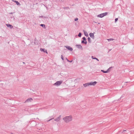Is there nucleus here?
<instances>
[{
    "label": "nucleus",
    "instance_id": "9",
    "mask_svg": "<svg viewBox=\"0 0 134 134\" xmlns=\"http://www.w3.org/2000/svg\"><path fill=\"white\" fill-rule=\"evenodd\" d=\"M89 35L90 37L92 38L93 39H94V34L93 33H90L89 34Z\"/></svg>",
    "mask_w": 134,
    "mask_h": 134
},
{
    "label": "nucleus",
    "instance_id": "30",
    "mask_svg": "<svg viewBox=\"0 0 134 134\" xmlns=\"http://www.w3.org/2000/svg\"><path fill=\"white\" fill-rule=\"evenodd\" d=\"M96 60H97L98 61H99V60L97 58L96 59Z\"/></svg>",
    "mask_w": 134,
    "mask_h": 134
},
{
    "label": "nucleus",
    "instance_id": "32",
    "mask_svg": "<svg viewBox=\"0 0 134 134\" xmlns=\"http://www.w3.org/2000/svg\"><path fill=\"white\" fill-rule=\"evenodd\" d=\"M13 14L12 13H10V14Z\"/></svg>",
    "mask_w": 134,
    "mask_h": 134
},
{
    "label": "nucleus",
    "instance_id": "8",
    "mask_svg": "<svg viewBox=\"0 0 134 134\" xmlns=\"http://www.w3.org/2000/svg\"><path fill=\"white\" fill-rule=\"evenodd\" d=\"M76 46L78 48L80 49H82V48L81 45H77L76 44Z\"/></svg>",
    "mask_w": 134,
    "mask_h": 134
},
{
    "label": "nucleus",
    "instance_id": "7",
    "mask_svg": "<svg viewBox=\"0 0 134 134\" xmlns=\"http://www.w3.org/2000/svg\"><path fill=\"white\" fill-rule=\"evenodd\" d=\"M40 50L41 51L43 52L44 53L45 52L47 54L48 53L47 50L45 49L44 48H41L40 49Z\"/></svg>",
    "mask_w": 134,
    "mask_h": 134
},
{
    "label": "nucleus",
    "instance_id": "17",
    "mask_svg": "<svg viewBox=\"0 0 134 134\" xmlns=\"http://www.w3.org/2000/svg\"><path fill=\"white\" fill-rule=\"evenodd\" d=\"M114 39L112 38H110L107 39V40H108L109 41H113L114 40Z\"/></svg>",
    "mask_w": 134,
    "mask_h": 134
},
{
    "label": "nucleus",
    "instance_id": "4",
    "mask_svg": "<svg viewBox=\"0 0 134 134\" xmlns=\"http://www.w3.org/2000/svg\"><path fill=\"white\" fill-rule=\"evenodd\" d=\"M61 118V115H59L58 117H57L54 120V121L58 122L59 121Z\"/></svg>",
    "mask_w": 134,
    "mask_h": 134
},
{
    "label": "nucleus",
    "instance_id": "24",
    "mask_svg": "<svg viewBox=\"0 0 134 134\" xmlns=\"http://www.w3.org/2000/svg\"><path fill=\"white\" fill-rule=\"evenodd\" d=\"M53 119H54L53 118H51V119H49V120H47L46 121H50L51 120H53Z\"/></svg>",
    "mask_w": 134,
    "mask_h": 134
},
{
    "label": "nucleus",
    "instance_id": "5",
    "mask_svg": "<svg viewBox=\"0 0 134 134\" xmlns=\"http://www.w3.org/2000/svg\"><path fill=\"white\" fill-rule=\"evenodd\" d=\"M90 85H95L97 83V82L96 81H91L90 82H89Z\"/></svg>",
    "mask_w": 134,
    "mask_h": 134
},
{
    "label": "nucleus",
    "instance_id": "25",
    "mask_svg": "<svg viewBox=\"0 0 134 134\" xmlns=\"http://www.w3.org/2000/svg\"><path fill=\"white\" fill-rule=\"evenodd\" d=\"M85 44H87V41H86H86H84V43Z\"/></svg>",
    "mask_w": 134,
    "mask_h": 134
},
{
    "label": "nucleus",
    "instance_id": "23",
    "mask_svg": "<svg viewBox=\"0 0 134 134\" xmlns=\"http://www.w3.org/2000/svg\"><path fill=\"white\" fill-rule=\"evenodd\" d=\"M78 20V18H75V19L74 20H75V21H77V20Z\"/></svg>",
    "mask_w": 134,
    "mask_h": 134
},
{
    "label": "nucleus",
    "instance_id": "13",
    "mask_svg": "<svg viewBox=\"0 0 134 134\" xmlns=\"http://www.w3.org/2000/svg\"><path fill=\"white\" fill-rule=\"evenodd\" d=\"M83 86H84L85 87H86L89 86V82H88L87 83H85L84 84H83Z\"/></svg>",
    "mask_w": 134,
    "mask_h": 134
},
{
    "label": "nucleus",
    "instance_id": "11",
    "mask_svg": "<svg viewBox=\"0 0 134 134\" xmlns=\"http://www.w3.org/2000/svg\"><path fill=\"white\" fill-rule=\"evenodd\" d=\"M66 47L68 50L70 51H72L73 50V49L72 48L69 46H67Z\"/></svg>",
    "mask_w": 134,
    "mask_h": 134
},
{
    "label": "nucleus",
    "instance_id": "15",
    "mask_svg": "<svg viewBox=\"0 0 134 134\" xmlns=\"http://www.w3.org/2000/svg\"><path fill=\"white\" fill-rule=\"evenodd\" d=\"M88 41L89 42V43H91V39L89 37H88Z\"/></svg>",
    "mask_w": 134,
    "mask_h": 134
},
{
    "label": "nucleus",
    "instance_id": "20",
    "mask_svg": "<svg viewBox=\"0 0 134 134\" xmlns=\"http://www.w3.org/2000/svg\"><path fill=\"white\" fill-rule=\"evenodd\" d=\"M82 39H83V40H84V41H86V38L85 37H83L82 38Z\"/></svg>",
    "mask_w": 134,
    "mask_h": 134
},
{
    "label": "nucleus",
    "instance_id": "22",
    "mask_svg": "<svg viewBox=\"0 0 134 134\" xmlns=\"http://www.w3.org/2000/svg\"><path fill=\"white\" fill-rule=\"evenodd\" d=\"M67 59V61L68 62H70V63H71V62H72V60H71V61L69 60H68L67 59Z\"/></svg>",
    "mask_w": 134,
    "mask_h": 134
},
{
    "label": "nucleus",
    "instance_id": "31",
    "mask_svg": "<svg viewBox=\"0 0 134 134\" xmlns=\"http://www.w3.org/2000/svg\"><path fill=\"white\" fill-rule=\"evenodd\" d=\"M123 131H126V130H124Z\"/></svg>",
    "mask_w": 134,
    "mask_h": 134
},
{
    "label": "nucleus",
    "instance_id": "27",
    "mask_svg": "<svg viewBox=\"0 0 134 134\" xmlns=\"http://www.w3.org/2000/svg\"><path fill=\"white\" fill-rule=\"evenodd\" d=\"M84 41H84V40L82 41L81 43H84Z\"/></svg>",
    "mask_w": 134,
    "mask_h": 134
},
{
    "label": "nucleus",
    "instance_id": "1",
    "mask_svg": "<svg viewBox=\"0 0 134 134\" xmlns=\"http://www.w3.org/2000/svg\"><path fill=\"white\" fill-rule=\"evenodd\" d=\"M72 119L73 118L72 115H70L69 116H66L64 117L63 118V120L66 123H68L72 121Z\"/></svg>",
    "mask_w": 134,
    "mask_h": 134
},
{
    "label": "nucleus",
    "instance_id": "6",
    "mask_svg": "<svg viewBox=\"0 0 134 134\" xmlns=\"http://www.w3.org/2000/svg\"><path fill=\"white\" fill-rule=\"evenodd\" d=\"M32 100V98H29L27 99L25 101V102H31Z\"/></svg>",
    "mask_w": 134,
    "mask_h": 134
},
{
    "label": "nucleus",
    "instance_id": "21",
    "mask_svg": "<svg viewBox=\"0 0 134 134\" xmlns=\"http://www.w3.org/2000/svg\"><path fill=\"white\" fill-rule=\"evenodd\" d=\"M61 58L63 60H64V58L62 55L61 56Z\"/></svg>",
    "mask_w": 134,
    "mask_h": 134
},
{
    "label": "nucleus",
    "instance_id": "26",
    "mask_svg": "<svg viewBox=\"0 0 134 134\" xmlns=\"http://www.w3.org/2000/svg\"><path fill=\"white\" fill-rule=\"evenodd\" d=\"M118 20V18H116L115 19V22H116V21Z\"/></svg>",
    "mask_w": 134,
    "mask_h": 134
},
{
    "label": "nucleus",
    "instance_id": "2",
    "mask_svg": "<svg viewBox=\"0 0 134 134\" xmlns=\"http://www.w3.org/2000/svg\"><path fill=\"white\" fill-rule=\"evenodd\" d=\"M107 14V12L103 13L98 15H97V17H98L102 18L104 16L106 15Z\"/></svg>",
    "mask_w": 134,
    "mask_h": 134
},
{
    "label": "nucleus",
    "instance_id": "29",
    "mask_svg": "<svg viewBox=\"0 0 134 134\" xmlns=\"http://www.w3.org/2000/svg\"><path fill=\"white\" fill-rule=\"evenodd\" d=\"M97 58H93V59H97Z\"/></svg>",
    "mask_w": 134,
    "mask_h": 134
},
{
    "label": "nucleus",
    "instance_id": "10",
    "mask_svg": "<svg viewBox=\"0 0 134 134\" xmlns=\"http://www.w3.org/2000/svg\"><path fill=\"white\" fill-rule=\"evenodd\" d=\"M6 25L8 27H9L10 28L12 29L13 28V26L11 25H10L9 24H6Z\"/></svg>",
    "mask_w": 134,
    "mask_h": 134
},
{
    "label": "nucleus",
    "instance_id": "18",
    "mask_svg": "<svg viewBox=\"0 0 134 134\" xmlns=\"http://www.w3.org/2000/svg\"><path fill=\"white\" fill-rule=\"evenodd\" d=\"M40 25L43 27H45V25L44 24H41Z\"/></svg>",
    "mask_w": 134,
    "mask_h": 134
},
{
    "label": "nucleus",
    "instance_id": "3",
    "mask_svg": "<svg viewBox=\"0 0 134 134\" xmlns=\"http://www.w3.org/2000/svg\"><path fill=\"white\" fill-rule=\"evenodd\" d=\"M62 83V81H57L55 83L53 84V85L55 86H59Z\"/></svg>",
    "mask_w": 134,
    "mask_h": 134
},
{
    "label": "nucleus",
    "instance_id": "12",
    "mask_svg": "<svg viewBox=\"0 0 134 134\" xmlns=\"http://www.w3.org/2000/svg\"><path fill=\"white\" fill-rule=\"evenodd\" d=\"M12 1L16 3V4L18 5H20V3L17 1H15L14 0H12Z\"/></svg>",
    "mask_w": 134,
    "mask_h": 134
},
{
    "label": "nucleus",
    "instance_id": "16",
    "mask_svg": "<svg viewBox=\"0 0 134 134\" xmlns=\"http://www.w3.org/2000/svg\"><path fill=\"white\" fill-rule=\"evenodd\" d=\"M101 71L103 72H104V73H108V70L107 71H104L103 70H101Z\"/></svg>",
    "mask_w": 134,
    "mask_h": 134
},
{
    "label": "nucleus",
    "instance_id": "14",
    "mask_svg": "<svg viewBox=\"0 0 134 134\" xmlns=\"http://www.w3.org/2000/svg\"><path fill=\"white\" fill-rule=\"evenodd\" d=\"M84 34L85 36H88V35L86 32H85V31H84Z\"/></svg>",
    "mask_w": 134,
    "mask_h": 134
},
{
    "label": "nucleus",
    "instance_id": "19",
    "mask_svg": "<svg viewBox=\"0 0 134 134\" xmlns=\"http://www.w3.org/2000/svg\"><path fill=\"white\" fill-rule=\"evenodd\" d=\"M78 36L80 37L81 36V33H79V34H78Z\"/></svg>",
    "mask_w": 134,
    "mask_h": 134
},
{
    "label": "nucleus",
    "instance_id": "28",
    "mask_svg": "<svg viewBox=\"0 0 134 134\" xmlns=\"http://www.w3.org/2000/svg\"><path fill=\"white\" fill-rule=\"evenodd\" d=\"M94 57L93 56H92V59H93V58H94Z\"/></svg>",
    "mask_w": 134,
    "mask_h": 134
}]
</instances>
